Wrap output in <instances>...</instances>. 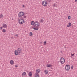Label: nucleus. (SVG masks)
Listing matches in <instances>:
<instances>
[{
  "mask_svg": "<svg viewBox=\"0 0 77 77\" xmlns=\"http://www.w3.org/2000/svg\"><path fill=\"white\" fill-rule=\"evenodd\" d=\"M2 32H3V33H5V32H6V30L5 29H3L2 30Z\"/></svg>",
  "mask_w": 77,
  "mask_h": 77,
  "instance_id": "nucleus-16",
  "label": "nucleus"
},
{
  "mask_svg": "<svg viewBox=\"0 0 77 77\" xmlns=\"http://www.w3.org/2000/svg\"><path fill=\"white\" fill-rule=\"evenodd\" d=\"M71 69H73V66H72L71 67Z\"/></svg>",
  "mask_w": 77,
  "mask_h": 77,
  "instance_id": "nucleus-26",
  "label": "nucleus"
},
{
  "mask_svg": "<svg viewBox=\"0 0 77 77\" xmlns=\"http://www.w3.org/2000/svg\"><path fill=\"white\" fill-rule=\"evenodd\" d=\"M70 69V66L69 65H66L65 66V69H66V71H69Z\"/></svg>",
  "mask_w": 77,
  "mask_h": 77,
  "instance_id": "nucleus-5",
  "label": "nucleus"
},
{
  "mask_svg": "<svg viewBox=\"0 0 77 77\" xmlns=\"http://www.w3.org/2000/svg\"><path fill=\"white\" fill-rule=\"evenodd\" d=\"M18 15L19 17H23V15H24V14L23 12L21 11L19 13Z\"/></svg>",
  "mask_w": 77,
  "mask_h": 77,
  "instance_id": "nucleus-7",
  "label": "nucleus"
},
{
  "mask_svg": "<svg viewBox=\"0 0 77 77\" xmlns=\"http://www.w3.org/2000/svg\"><path fill=\"white\" fill-rule=\"evenodd\" d=\"M7 25L6 24H5V23H3L2 24V27H4V28H6L7 27Z\"/></svg>",
  "mask_w": 77,
  "mask_h": 77,
  "instance_id": "nucleus-9",
  "label": "nucleus"
},
{
  "mask_svg": "<svg viewBox=\"0 0 77 77\" xmlns=\"http://www.w3.org/2000/svg\"><path fill=\"white\" fill-rule=\"evenodd\" d=\"M21 48H18L17 50H16L14 51V54L16 56L19 54L20 53H21Z\"/></svg>",
  "mask_w": 77,
  "mask_h": 77,
  "instance_id": "nucleus-2",
  "label": "nucleus"
},
{
  "mask_svg": "<svg viewBox=\"0 0 77 77\" xmlns=\"http://www.w3.org/2000/svg\"><path fill=\"white\" fill-rule=\"evenodd\" d=\"M75 2H77V0H75Z\"/></svg>",
  "mask_w": 77,
  "mask_h": 77,
  "instance_id": "nucleus-31",
  "label": "nucleus"
},
{
  "mask_svg": "<svg viewBox=\"0 0 77 77\" xmlns=\"http://www.w3.org/2000/svg\"><path fill=\"white\" fill-rule=\"evenodd\" d=\"M28 75L29 76V77H32V72H30L29 73Z\"/></svg>",
  "mask_w": 77,
  "mask_h": 77,
  "instance_id": "nucleus-10",
  "label": "nucleus"
},
{
  "mask_svg": "<svg viewBox=\"0 0 77 77\" xmlns=\"http://www.w3.org/2000/svg\"><path fill=\"white\" fill-rule=\"evenodd\" d=\"M10 64H11V65H13V64L14 63V61H13V60H11L10 61Z\"/></svg>",
  "mask_w": 77,
  "mask_h": 77,
  "instance_id": "nucleus-11",
  "label": "nucleus"
},
{
  "mask_svg": "<svg viewBox=\"0 0 77 77\" xmlns=\"http://www.w3.org/2000/svg\"><path fill=\"white\" fill-rule=\"evenodd\" d=\"M74 54H71V56H74Z\"/></svg>",
  "mask_w": 77,
  "mask_h": 77,
  "instance_id": "nucleus-24",
  "label": "nucleus"
},
{
  "mask_svg": "<svg viewBox=\"0 0 77 77\" xmlns=\"http://www.w3.org/2000/svg\"><path fill=\"white\" fill-rule=\"evenodd\" d=\"M21 18L19 19V24H23L24 22V21L23 19V18L21 17Z\"/></svg>",
  "mask_w": 77,
  "mask_h": 77,
  "instance_id": "nucleus-3",
  "label": "nucleus"
},
{
  "mask_svg": "<svg viewBox=\"0 0 77 77\" xmlns=\"http://www.w3.org/2000/svg\"><path fill=\"white\" fill-rule=\"evenodd\" d=\"M15 67H16V68H17V67H18V65H15Z\"/></svg>",
  "mask_w": 77,
  "mask_h": 77,
  "instance_id": "nucleus-25",
  "label": "nucleus"
},
{
  "mask_svg": "<svg viewBox=\"0 0 77 77\" xmlns=\"http://www.w3.org/2000/svg\"><path fill=\"white\" fill-rule=\"evenodd\" d=\"M23 18H26V16H25V15H24H24H23Z\"/></svg>",
  "mask_w": 77,
  "mask_h": 77,
  "instance_id": "nucleus-23",
  "label": "nucleus"
},
{
  "mask_svg": "<svg viewBox=\"0 0 77 77\" xmlns=\"http://www.w3.org/2000/svg\"><path fill=\"white\" fill-rule=\"evenodd\" d=\"M15 36L17 37L18 36V34H16V35H15Z\"/></svg>",
  "mask_w": 77,
  "mask_h": 77,
  "instance_id": "nucleus-29",
  "label": "nucleus"
},
{
  "mask_svg": "<svg viewBox=\"0 0 77 77\" xmlns=\"http://www.w3.org/2000/svg\"><path fill=\"white\" fill-rule=\"evenodd\" d=\"M35 25H34V27H35L33 28V29L35 30H38L39 29V26H40V23H39L38 21H36L34 23Z\"/></svg>",
  "mask_w": 77,
  "mask_h": 77,
  "instance_id": "nucleus-1",
  "label": "nucleus"
},
{
  "mask_svg": "<svg viewBox=\"0 0 77 77\" xmlns=\"http://www.w3.org/2000/svg\"><path fill=\"white\" fill-rule=\"evenodd\" d=\"M26 75V73L25 72H23L22 74V75Z\"/></svg>",
  "mask_w": 77,
  "mask_h": 77,
  "instance_id": "nucleus-17",
  "label": "nucleus"
},
{
  "mask_svg": "<svg viewBox=\"0 0 77 77\" xmlns=\"http://www.w3.org/2000/svg\"><path fill=\"white\" fill-rule=\"evenodd\" d=\"M42 5H43V6H47V5L48 4L47 2V1H43L42 2Z\"/></svg>",
  "mask_w": 77,
  "mask_h": 77,
  "instance_id": "nucleus-6",
  "label": "nucleus"
},
{
  "mask_svg": "<svg viewBox=\"0 0 77 77\" xmlns=\"http://www.w3.org/2000/svg\"><path fill=\"white\" fill-rule=\"evenodd\" d=\"M45 73L46 74H48V71H47V70H45Z\"/></svg>",
  "mask_w": 77,
  "mask_h": 77,
  "instance_id": "nucleus-13",
  "label": "nucleus"
},
{
  "mask_svg": "<svg viewBox=\"0 0 77 77\" xmlns=\"http://www.w3.org/2000/svg\"><path fill=\"white\" fill-rule=\"evenodd\" d=\"M11 0H9V1H10Z\"/></svg>",
  "mask_w": 77,
  "mask_h": 77,
  "instance_id": "nucleus-32",
  "label": "nucleus"
},
{
  "mask_svg": "<svg viewBox=\"0 0 77 77\" xmlns=\"http://www.w3.org/2000/svg\"><path fill=\"white\" fill-rule=\"evenodd\" d=\"M1 30H2V29H3V27H1Z\"/></svg>",
  "mask_w": 77,
  "mask_h": 77,
  "instance_id": "nucleus-27",
  "label": "nucleus"
},
{
  "mask_svg": "<svg viewBox=\"0 0 77 77\" xmlns=\"http://www.w3.org/2000/svg\"><path fill=\"white\" fill-rule=\"evenodd\" d=\"M60 61L61 64H63L65 63V60L63 57H61Z\"/></svg>",
  "mask_w": 77,
  "mask_h": 77,
  "instance_id": "nucleus-4",
  "label": "nucleus"
},
{
  "mask_svg": "<svg viewBox=\"0 0 77 77\" xmlns=\"http://www.w3.org/2000/svg\"><path fill=\"white\" fill-rule=\"evenodd\" d=\"M40 72V69H37L36 70V75H37V76L38 77H39V75H38V73Z\"/></svg>",
  "mask_w": 77,
  "mask_h": 77,
  "instance_id": "nucleus-8",
  "label": "nucleus"
},
{
  "mask_svg": "<svg viewBox=\"0 0 77 77\" xmlns=\"http://www.w3.org/2000/svg\"><path fill=\"white\" fill-rule=\"evenodd\" d=\"M68 19L69 20L71 19V16H69L68 17Z\"/></svg>",
  "mask_w": 77,
  "mask_h": 77,
  "instance_id": "nucleus-21",
  "label": "nucleus"
},
{
  "mask_svg": "<svg viewBox=\"0 0 77 77\" xmlns=\"http://www.w3.org/2000/svg\"><path fill=\"white\" fill-rule=\"evenodd\" d=\"M40 23H43L44 22V20L41 19L40 20Z\"/></svg>",
  "mask_w": 77,
  "mask_h": 77,
  "instance_id": "nucleus-18",
  "label": "nucleus"
},
{
  "mask_svg": "<svg viewBox=\"0 0 77 77\" xmlns=\"http://www.w3.org/2000/svg\"><path fill=\"white\" fill-rule=\"evenodd\" d=\"M3 14H1L0 16V18H3Z\"/></svg>",
  "mask_w": 77,
  "mask_h": 77,
  "instance_id": "nucleus-19",
  "label": "nucleus"
},
{
  "mask_svg": "<svg viewBox=\"0 0 77 77\" xmlns=\"http://www.w3.org/2000/svg\"><path fill=\"white\" fill-rule=\"evenodd\" d=\"M71 23H69V24L67 26V27H71Z\"/></svg>",
  "mask_w": 77,
  "mask_h": 77,
  "instance_id": "nucleus-12",
  "label": "nucleus"
},
{
  "mask_svg": "<svg viewBox=\"0 0 77 77\" xmlns=\"http://www.w3.org/2000/svg\"><path fill=\"white\" fill-rule=\"evenodd\" d=\"M47 44V42H46V41H45L44 42V45H45V44Z\"/></svg>",
  "mask_w": 77,
  "mask_h": 77,
  "instance_id": "nucleus-22",
  "label": "nucleus"
},
{
  "mask_svg": "<svg viewBox=\"0 0 77 77\" xmlns=\"http://www.w3.org/2000/svg\"><path fill=\"white\" fill-rule=\"evenodd\" d=\"M33 35V33H32V32H31L30 33H29V35L30 36H32V35Z\"/></svg>",
  "mask_w": 77,
  "mask_h": 77,
  "instance_id": "nucleus-20",
  "label": "nucleus"
},
{
  "mask_svg": "<svg viewBox=\"0 0 77 77\" xmlns=\"http://www.w3.org/2000/svg\"><path fill=\"white\" fill-rule=\"evenodd\" d=\"M54 7H55V6H56V4H54Z\"/></svg>",
  "mask_w": 77,
  "mask_h": 77,
  "instance_id": "nucleus-28",
  "label": "nucleus"
},
{
  "mask_svg": "<svg viewBox=\"0 0 77 77\" xmlns=\"http://www.w3.org/2000/svg\"><path fill=\"white\" fill-rule=\"evenodd\" d=\"M52 65L51 64H49L47 65V67L48 68H50L51 66H52Z\"/></svg>",
  "mask_w": 77,
  "mask_h": 77,
  "instance_id": "nucleus-14",
  "label": "nucleus"
},
{
  "mask_svg": "<svg viewBox=\"0 0 77 77\" xmlns=\"http://www.w3.org/2000/svg\"><path fill=\"white\" fill-rule=\"evenodd\" d=\"M35 22L34 21H32L31 22V25H33L35 24Z\"/></svg>",
  "mask_w": 77,
  "mask_h": 77,
  "instance_id": "nucleus-15",
  "label": "nucleus"
},
{
  "mask_svg": "<svg viewBox=\"0 0 77 77\" xmlns=\"http://www.w3.org/2000/svg\"><path fill=\"white\" fill-rule=\"evenodd\" d=\"M23 8H24V7H25L24 5H23Z\"/></svg>",
  "mask_w": 77,
  "mask_h": 77,
  "instance_id": "nucleus-30",
  "label": "nucleus"
}]
</instances>
